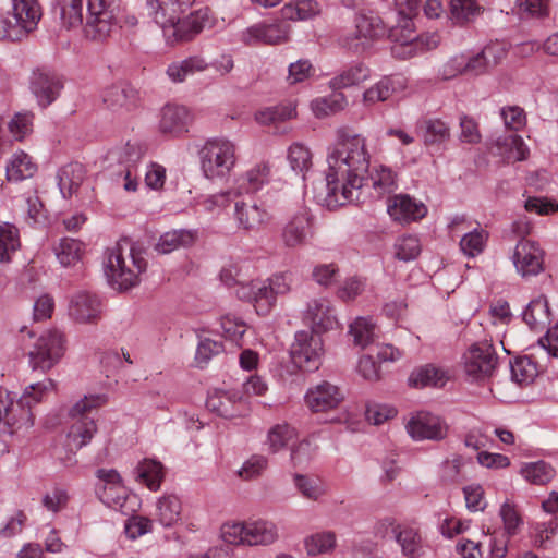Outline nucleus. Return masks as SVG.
I'll use <instances>...</instances> for the list:
<instances>
[{
  "label": "nucleus",
  "instance_id": "1",
  "mask_svg": "<svg viewBox=\"0 0 558 558\" xmlns=\"http://www.w3.org/2000/svg\"><path fill=\"white\" fill-rule=\"evenodd\" d=\"M363 142H336L328 155L326 192L319 202L328 209L364 202V173L369 160Z\"/></svg>",
  "mask_w": 558,
  "mask_h": 558
},
{
  "label": "nucleus",
  "instance_id": "2",
  "mask_svg": "<svg viewBox=\"0 0 558 558\" xmlns=\"http://www.w3.org/2000/svg\"><path fill=\"white\" fill-rule=\"evenodd\" d=\"M104 266L110 284L126 291L140 283V276L146 270L147 262L134 242L122 238L107 248Z\"/></svg>",
  "mask_w": 558,
  "mask_h": 558
},
{
  "label": "nucleus",
  "instance_id": "3",
  "mask_svg": "<svg viewBox=\"0 0 558 558\" xmlns=\"http://www.w3.org/2000/svg\"><path fill=\"white\" fill-rule=\"evenodd\" d=\"M171 9L161 8L157 3L154 8H147L148 15L160 26L168 45L190 41L204 28L211 26L207 9L197 10L183 19L180 15L187 8H173V11Z\"/></svg>",
  "mask_w": 558,
  "mask_h": 558
},
{
  "label": "nucleus",
  "instance_id": "4",
  "mask_svg": "<svg viewBox=\"0 0 558 558\" xmlns=\"http://www.w3.org/2000/svg\"><path fill=\"white\" fill-rule=\"evenodd\" d=\"M54 388L51 379H46L27 387L21 396L16 404L11 393L0 388V422H4L9 427L22 426L29 427L33 425L31 408L33 404L41 400L43 395ZM8 451L5 441L0 439V456Z\"/></svg>",
  "mask_w": 558,
  "mask_h": 558
},
{
  "label": "nucleus",
  "instance_id": "5",
  "mask_svg": "<svg viewBox=\"0 0 558 558\" xmlns=\"http://www.w3.org/2000/svg\"><path fill=\"white\" fill-rule=\"evenodd\" d=\"M289 291V278L286 275H275L267 280L241 283L235 293L239 299L252 303L258 315H267L275 306L277 296Z\"/></svg>",
  "mask_w": 558,
  "mask_h": 558
},
{
  "label": "nucleus",
  "instance_id": "6",
  "mask_svg": "<svg viewBox=\"0 0 558 558\" xmlns=\"http://www.w3.org/2000/svg\"><path fill=\"white\" fill-rule=\"evenodd\" d=\"M107 402V395H90L85 396L71 408L70 415L76 418L68 434V446L71 450L81 449L90 441L97 430V426L95 421L85 414L105 405Z\"/></svg>",
  "mask_w": 558,
  "mask_h": 558
},
{
  "label": "nucleus",
  "instance_id": "7",
  "mask_svg": "<svg viewBox=\"0 0 558 558\" xmlns=\"http://www.w3.org/2000/svg\"><path fill=\"white\" fill-rule=\"evenodd\" d=\"M118 13L117 0H87L85 36L96 41L110 37L118 29Z\"/></svg>",
  "mask_w": 558,
  "mask_h": 558
},
{
  "label": "nucleus",
  "instance_id": "8",
  "mask_svg": "<svg viewBox=\"0 0 558 558\" xmlns=\"http://www.w3.org/2000/svg\"><path fill=\"white\" fill-rule=\"evenodd\" d=\"M385 34L386 26L378 14L372 11H361L354 17V31L343 34L339 38V44L343 48L359 53Z\"/></svg>",
  "mask_w": 558,
  "mask_h": 558
},
{
  "label": "nucleus",
  "instance_id": "9",
  "mask_svg": "<svg viewBox=\"0 0 558 558\" xmlns=\"http://www.w3.org/2000/svg\"><path fill=\"white\" fill-rule=\"evenodd\" d=\"M66 350L65 335L59 329L43 332L28 351L29 366L36 371L48 372L63 357Z\"/></svg>",
  "mask_w": 558,
  "mask_h": 558
},
{
  "label": "nucleus",
  "instance_id": "10",
  "mask_svg": "<svg viewBox=\"0 0 558 558\" xmlns=\"http://www.w3.org/2000/svg\"><path fill=\"white\" fill-rule=\"evenodd\" d=\"M323 354L322 338L311 331H299L290 348L293 364L303 371L313 372L318 368Z\"/></svg>",
  "mask_w": 558,
  "mask_h": 558
},
{
  "label": "nucleus",
  "instance_id": "11",
  "mask_svg": "<svg viewBox=\"0 0 558 558\" xmlns=\"http://www.w3.org/2000/svg\"><path fill=\"white\" fill-rule=\"evenodd\" d=\"M498 364V357L490 343L477 342L470 347L463 355V366L466 376L472 380L489 378Z\"/></svg>",
  "mask_w": 558,
  "mask_h": 558
},
{
  "label": "nucleus",
  "instance_id": "12",
  "mask_svg": "<svg viewBox=\"0 0 558 558\" xmlns=\"http://www.w3.org/2000/svg\"><path fill=\"white\" fill-rule=\"evenodd\" d=\"M201 159L207 178L222 177L234 166V145L231 142H205Z\"/></svg>",
  "mask_w": 558,
  "mask_h": 558
},
{
  "label": "nucleus",
  "instance_id": "13",
  "mask_svg": "<svg viewBox=\"0 0 558 558\" xmlns=\"http://www.w3.org/2000/svg\"><path fill=\"white\" fill-rule=\"evenodd\" d=\"M303 320L313 333H322L338 327L335 307L327 298H315L308 301L303 312Z\"/></svg>",
  "mask_w": 558,
  "mask_h": 558
},
{
  "label": "nucleus",
  "instance_id": "14",
  "mask_svg": "<svg viewBox=\"0 0 558 558\" xmlns=\"http://www.w3.org/2000/svg\"><path fill=\"white\" fill-rule=\"evenodd\" d=\"M407 430L414 440L439 441L447 437L448 425L446 422L432 413L418 412L407 423Z\"/></svg>",
  "mask_w": 558,
  "mask_h": 558
},
{
  "label": "nucleus",
  "instance_id": "15",
  "mask_svg": "<svg viewBox=\"0 0 558 558\" xmlns=\"http://www.w3.org/2000/svg\"><path fill=\"white\" fill-rule=\"evenodd\" d=\"M512 258L522 277L536 276L543 270L544 251L531 240H520L515 245Z\"/></svg>",
  "mask_w": 558,
  "mask_h": 558
},
{
  "label": "nucleus",
  "instance_id": "16",
  "mask_svg": "<svg viewBox=\"0 0 558 558\" xmlns=\"http://www.w3.org/2000/svg\"><path fill=\"white\" fill-rule=\"evenodd\" d=\"M290 25L284 21L259 23L243 31L241 40L250 46L258 43L277 45L288 39Z\"/></svg>",
  "mask_w": 558,
  "mask_h": 558
},
{
  "label": "nucleus",
  "instance_id": "17",
  "mask_svg": "<svg viewBox=\"0 0 558 558\" xmlns=\"http://www.w3.org/2000/svg\"><path fill=\"white\" fill-rule=\"evenodd\" d=\"M207 409L219 416L231 418L242 415L244 411V396L235 389H214L206 400Z\"/></svg>",
  "mask_w": 558,
  "mask_h": 558
},
{
  "label": "nucleus",
  "instance_id": "18",
  "mask_svg": "<svg viewBox=\"0 0 558 558\" xmlns=\"http://www.w3.org/2000/svg\"><path fill=\"white\" fill-rule=\"evenodd\" d=\"M63 88L61 78L53 72L39 69L33 72L31 90L40 107L46 108L52 104Z\"/></svg>",
  "mask_w": 558,
  "mask_h": 558
},
{
  "label": "nucleus",
  "instance_id": "19",
  "mask_svg": "<svg viewBox=\"0 0 558 558\" xmlns=\"http://www.w3.org/2000/svg\"><path fill=\"white\" fill-rule=\"evenodd\" d=\"M69 316L78 324H96L101 316L99 298L86 291L76 292L70 299Z\"/></svg>",
  "mask_w": 558,
  "mask_h": 558
},
{
  "label": "nucleus",
  "instance_id": "20",
  "mask_svg": "<svg viewBox=\"0 0 558 558\" xmlns=\"http://www.w3.org/2000/svg\"><path fill=\"white\" fill-rule=\"evenodd\" d=\"M343 400V391L329 381H323L310 388L305 395V402L314 412L336 409Z\"/></svg>",
  "mask_w": 558,
  "mask_h": 558
},
{
  "label": "nucleus",
  "instance_id": "21",
  "mask_svg": "<svg viewBox=\"0 0 558 558\" xmlns=\"http://www.w3.org/2000/svg\"><path fill=\"white\" fill-rule=\"evenodd\" d=\"M191 116L186 107L178 104H166L160 111L159 128L165 134L175 137L187 132Z\"/></svg>",
  "mask_w": 558,
  "mask_h": 558
},
{
  "label": "nucleus",
  "instance_id": "22",
  "mask_svg": "<svg viewBox=\"0 0 558 558\" xmlns=\"http://www.w3.org/2000/svg\"><path fill=\"white\" fill-rule=\"evenodd\" d=\"M387 211L395 221L408 223L425 217L427 209L423 203L415 202L407 194H399L389 199Z\"/></svg>",
  "mask_w": 558,
  "mask_h": 558
},
{
  "label": "nucleus",
  "instance_id": "23",
  "mask_svg": "<svg viewBox=\"0 0 558 558\" xmlns=\"http://www.w3.org/2000/svg\"><path fill=\"white\" fill-rule=\"evenodd\" d=\"M364 182H367L364 195L368 193L372 197L377 198L392 193L398 186L397 173L384 165L375 166L371 173L364 177Z\"/></svg>",
  "mask_w": 558,
  "mask_h": 558
},
{
  "label": "nucleus",
  "instance_id": "24",
  "mask_svg": "<svg viewBox=\"0 0 558 558\" xmlns=\"http://www.w3.org/2000/svg\"><path fill=\"white\" fill-rule=\"evenodd\" d=\"M102 100L106 106L113 110L133 111L137 107V90L128 84L120 83L105 89Z\"/></svg>",
  "mask_w": 558,
  "mask_h": 558
},
{
  "label": "nucleus",
  "instance_id": "25",
  "mask_svg": "<svg viewBox=\"0 0 558 558\" xmlns=\"http://www.w3.org/2000/svg\"><path fill=\"white\" fill-rule=\"evenodd\" d=\"M311 217L307 211L295 214L282 230V241L288 247H299L305 244L311 233Z\"/></svg>",
  "mask_w": 558,
  "mask_h": 558
},
{
  "label": "nucleus",
  "instance_id": "26",
  "mask_svg": "<svg viewBox=\"0 0 558 558\" xmlns=\"http://www.w3.org/2000/svg\"><path fill=\"white\" fill-rule=\"evenodd\" d=\"M246 546H269L278 537L277 525L267 520L246 521Z\"/></svg>",
  "mask_w": 558,
  "mask_h": 558
},
{
  "label": "nucleus",
  "instance_id": "27",
  "mask_svg": "<svg viewBox=\"0 0 558 558\" xmlns=\"http://www.w3.org/2000/svg\"><path fill=\"white\" fill-rule=\"evenodd\" d=\"M296 117V102L284 100L276 106L264 107L254 114L255 121L260 125H277Z\"/></svg>",
  "mask_w": 558,
  "mask_h": 558
},
{
  "label": "nucleus",
  "instance_id": "28",
  "mask_svg": "<svg viewBox=\"0 0 558 558\" xmlns=\"http://www.w3.org/2000/svg\"><path fill=\"white\" fill-rule=\"evenodd\" d=\"M235 218L245 230H257L269 220L267 210L255 202H241L235 205Z\"/></svg>",
  "mask_w": 558,
  "mask_h": 558
},
{
  "label": "nucleus",
  "instance_id": "29",
  "mask_svg": "<svg viewBox=\"0 0 558 558\" xmlns=\"http://www.w3.org/2000/svg\"><path fill=\"white\" fill-rule=\"evenodd\" d=\"M208 63L199 56H191L183 60L171 62L166 70L168 78L172 83H183L189 76L204 72Z\"/></svg>",
  "mask_w": 558,
  "mask_h": 558
},
{
  "label": "nucleus",
  "instance_id": "30",
  "mask_svg": "<svg viewBox=\"0 0 558 558\" xmlns=\"http://www.w3.org/2000/svg\"><path fill=\"white\" fill-rule=\"evenodd\" d=\"M371 77V70L362 62H355L341 70L329 81L332 90H340L359 85Z\"/></svg>",
  "mask_w": 558,
  "mask_h": 558
},
{
  "label": "nucleus",
  "instance_id": "31",
  "mask_svg": "<svg viewBox=\"0 0 558 558\" xmlns=\"http://www.w3.org/2000/svg\"><path fill=\"white\" fill-rule=\"evenodd\" d=\"M85 179V168L80 162H71L58 172V185L64 198L71 197Z\"/></svg>",
  "mask_w": 558,
  "mask_h": 558
},
{
  "label": "nucleus",
  "instance_id": "32",
  "mask_svg": "<svg viewBox=\"0 0 558 558\" xmlns=\"http://www.w3.org/2000/svg\"><path fill=\"white\" fill-rule=\"evenodd\" d=\"M393 538L405 557L416 558L420 556L423 542L417 529L401 524L399 527H393Z\"/></svg>",
  "mask_w": 558,
  "mask_h": 558
},
{
  "label": "nucleus",
  "instance_id": "33",
  "mask_svg": "<svg viewBox=\"0 0 558 558\" xmlns=\"http://www.w3.org/2000/svg\"><path fill=\"white\" fill-rule=\"evenodd\" d=\"M347 106L348 99L345 95L338 90H335V93L328 96L317 97L310 104L313 114L318 119L341 112Z\"/></svg>",
  "mask_w": 558,
  "mask_h": 558
},
{
  "label": "nucleus",
  "instance_id": "34",
  "mask_svg": "<svg viewBox=\"0 0 558 558\" xmlns=\"http://www.w3.org/2000/svg\"><path fill=\"white\" fill-rule=\"evenodd\" d=\"M181 501L175 495H166L158 499L155 519L163 526H172L180 520Z\"/></svg>",
  "mask_w": 558,
  "mask_h": 558
},
{
  "label": "nucleus",
  "instance_id": "35",
  "mask_svg": "<svg viewBox=\"0 0 558 558\" xmlns=\"http://www.w3.org/2000/svg\"><path fill=\"white\" fill-rule=\"evenodd\" d=\"M12 14L33 32L41 19V9L37 0H12Z\"/></svg>",
  "mask_w": 558,
  "mask_h": 558
},
{
  "label": "nucleus",
  "instance_id": "36",
  "mask_svg": "<svg viewBox=\"0 0 558 558\" xmlns=\"http://www.w3.org/2000/svg\"><path fill=\"white\" fill-rule=\"evenodd\" d=\"M337 546V535L333 531H320L304 539V548L308 556L331 554Z\"/></svg>",
  "mask_w": 558,
  "mask_h": 558
},
{
  "label": "nucleus",
  "instance_id": "37",
  "mask_svg": "<svg viewBox=\"0 0 558 558\" xmlns=\"http://www.w3.org/2000/svg\"><path fill=\"white\" fill-rule=\"evenodd\" d=\"M195 235L193 232L187 230H172L163 233L157 244L155 245V250L159 254H169L180 247H186L194 243Z\"/></svg>",
  "mask_w": 558,
  "mask_h": 558
},
{
  "label": "nucleus",
  "instance_id": "38",
  "mask_svg": "<svg viewBox=\"0 0 558 558\" xmlns=\"http://www.w3.org/2000/svg\"><path fill=\"white\" fill-rule=\"evenodd\" d=\"M524 322L532 329H542L549 324L548 301L541 295L532 300L523 312Z\"/></svg>",
  "mask_w": 558,
  "mask_h": 558
},
{
  "label": "nucleus",
  "instance_id": "39",
  "mask_svg": "<svg viewBox=\"0 0 558 558\" xmlns=\"http://www.w3.org/2000/svg\"><path fill=\"white\" fill-rule=\"evenodd\" d=\"M379 329L369 318L357 317L349 328L356 347L365 349L378 338Z\"/></svg>",
  "mask_w": 558,
  "mask_h": 558
},
{
  "label": "nucleus",
  "instance_id": "40",
  "mask_svg": "<svg viewBox=\"0 0 558 558\" xmlns=\"http://www.w3.org/2000/svg\"><path fill=\"white\" fill-rule=\"evenodd\" d=\"M522 477L534 485H546L556 475L554 468L545 461L523 463L520 468Z\"/></svg>",
  "mask_w": 558,
  "mask_h": 558
},
{
  "label": "nucleus",
  "instance_id": "41",
  "mask_svg": "<svg viewBox=\"0 0 558 558\" xmlns=\"http://www.w3.org/2000/svg\"><path fill=\"white\" fill-rule=\"evenodd\" d=\"M96 493L98 498L108 507L119 510L123 513L129 511L126 508L129 500L128 493L122 483L116 484L113 486H97Z\"/></svg>",
  "mask_w": 558,
  "mask_h": 558
},
{
  "label": "nucleus",
  "instance_id": "42",
  "mask_svg": "<svg viewBox=\"0 0 558 558\" xmlns=\"http://www.w3.org/2000/svg\"><path fill=\"white\" fill-rule=\"evenodd\" d=\"M136 480L150 490H157L163 478V466L160 462L145 459L136 468Z\"/></svg>",
  "mask_w": 558,
  "mask_h": 558
},
{
  "label": "nucleus",
  "instance_id": "43",
  "mask_svg": "<svg viewBox=\"0 0 558 558\" xmlns=\"http://www.w3.org/2000/svg\"><path fill=\"white\" fill-rule=\"evenodd\" d=\"M36 171L37 166L32 158L26 153L19 151L7 167V177L9 181H21L33 177Z\"/></svg>",
  "mask_w": 558,
  "mask_h": 558
},
{
  "label": "nucleus",
  "instance_id": "44",
  "mask_svg": "<svg viewBox=\"0 0 558 558\" xmlns=\"http://www.w3.org/2000/svg\"><path fill=\"white\" fill-rule=\"evenodd\" d=\"M296 438L298 433L294 427L287 423L277 424L267 434L268 449L271 453H277Z\"/></svg>",
  "mask_w": 558,
  "mask_h": 558
},
{
  "label": "nucleus",
  "instance_id": "45",
  "mask_svg": "<svg viewBox=\"0 0 558 558\" xmlns=\"http://www.w3.org/2000/svg\"><path fill=\"white\" fill-rule=\"evenodd\" d=\"M445 381V372L432 365H426L412 372L409 377L410 385L416 388L426 386H444Z\"/></svg>",
  "mask_w": 558,
  "mask_h": 558
},
{
  "label": "nucleus",
  "instance_id": "46",
  "mask_svg": "<svg viewBox=\"0 0 558 558\" xmlns=\"http://www.w3.org/2000/svg\"><path fill=\"white\" fill-rule=\"evenodd\" d=\"M322 12V7L316 0H298L294 4L286 5L283 16L290 20H310Z\"/></svg>",
  "mask_w": 558,
  "mask_h": 558
},
{
  "label": "nucleus",
  "instance_id": "47",
  "mask_svg": "<svg viewBox=\"0 0 558 558\" xmlns=\"http://www.w3.org/2000/svg\"><path fill=\"white\" fill-rule=\"evenodd\" d=\"M31 32L21 21L14 19L12 13L0 15V40H21Z\"/></svg>",
  "mask_w": 558,
  "mask_h": 558
},
{
  "label": "nucleus",
  "instance_id": "48",
  "mask_svg": "<svg viewBox=\"0 0 558 558\" xmlns=\"http://www.w3.org/2000/svg\"><path fill=\"white\" fill-rule=\"evenodd\" d=\"M416 135L445 140L450 136L448 124L438 118H423L416 123Z\"/></svg>",
  "mask_w": 558,
  "mask_h": 558
},
{
  "label": "nucleus",
  "instance_id": "49",
  "mask_svg": "<svg viewBox=\"0 0 558 558\" xmlns=\"http://www.w3.org/2000/svg\"><path fill=\"white\" fill-rule=\"evenodd\" d=\"M19 247L20 238L16 227L8 222L0 225V262H9L10 254Z\"/></svg>",
  "mask_w": 558,
  "mask_h": 558
},
{
  "label": "nucleus",
  "instance_id": "50",
  "mask_svg": "<svg viewBox=\"0 0 558 558\" xmlns=\"http://www.w3.org/2000/svg\"><path fill=\"white\" fill-rule=\"evenodd\" d=\"M294 484L301 495L313 501H317L326 493L323 482L317 477L295 474Z\"/></svg>",
  "mask_w": 558,
  "mask_h": 558
},
{
  "label": "nucleus",
  "instance_id": "51",
  "mask_svg": "<svg viewBox=\"0 0 558 558\" xmlns=\"http://www.w3.org/2000/svg\"><path fill=\"white\" fill-rule=\"evenodd\" d=\"M512 379L520 385H529L538 375L536 364L527 356L517 359L511 364Z\"/></svg>",
  "mask_w": 558,
  "mask_h": 558
},
{
  "label": "nucleus",
  "instance_id": "52",
  "mask_svg": "<svg viewBox=\"0 0 558 558\" xmlns=\"http://www.w3.org/2000/svg\"><path fill=\"white\" fill-rule=\"evenodd\" d=\"M464 459L462 456L453 454L446 459L439 466V477L446 484L459 483L463 480Z\"/></svg>",
  "mask_w": 558,
  "mask_h": 558
},
{
  "label": "nucleus",
  "instance_id": "53",
  "mask_svg": "<svg viewBox=\"0 0 558 558\" xmlns=\"http://www.w3.org/2000/svg\"><path fill=\"white\" fill-rule=\"evenodd\" d=\"M487 238L488 233L484 229H474L462 236L460 248L466 256L474 257L483 252Z\"/></svg>",
  "mask_w": 558,
  "mask_h": 558
},
{
  "label": "nucleus",
  "instance_id": "54",
  "mask_svg": "<svg viewBox=\"0 0 558 558\" xmlns=\"http://www.w3.org/2000/svg\"><path fill=\"white\" fill-rule=\"evenodd\" d=\"M451 19L456 23H466L472 21L481 12V7L475 0H451Z\"/></svg>",
  "mask_w": 558,
  "mask_h": 558
},
{
  "label": "nucleus",
  "instance_id": "55",
  "mask_svg": "<svg viewBox=\"0 0 558 558\" xmlns=\"http://www.w3.org/2000/svg\"><path fill=\"white\" fill-rule=\"evenodd\" d=\"M312 151L302 142L293 143L288 153V159L293 170L304 172L312 166Z\"/></svg>",
  "mask_w": 558,
  "mask_h": 558
},
{
  "label": "nucleus",
  "instance_id": "56",
  "mask_svg": "<svg viewBox=\"0 0 558 558\" xmlns=\"http://www.w3.org/2000/svg\"><path fill=\"white\" fill-rule=\"evenodd\" d=\"M61 20L68 29L82 26L83 0H64L61 5Z\"/></svg>",
  "mask_w": 558,
  "mask_h": 558
},
{
  "label": "nucleus",
  "instance_id": "57",
  "mask_svg": "<svg viewBox=\"0 0 558 558\" xmlns=\"http://www.w3.org/2000/svg\"><path fill=\"white\" fill-rule=\"evenodd\" d=\"M56 255L61 265H74L81 257V243L73 239H62L56 247Z\"/></svg>",
  "mask_w": 558,
  "mask_h": 558
},
{
  "label": "nucleus",
  "instance_id": "58",
  "mask_svg": "<svg viewBox=\"0 0 558 558\" xmlns=\"http://www.w3.org/2000/svg\"><path fill=\"white\" fill-rule=\"evenodd\" d=\"M33 121L32 112H17L8 122V129L15 140H24L33 132Z\"/></svg>",
  "mask_w": 558,
  "mask_h": 558
},
{
  "label": "nucleus",
  "instance_id": "59",
  "mask_svg": "<svg viewBox=\"0 0 558 558\" xmlns=\"http://www.w3.org/2000/svg\"><path fill=\"white\" fill-rule=\"evenodd\" d=\"M220 537L230 545H246V521L227 522L220 527Z\"/></svg>",
  "mask_w": 558,
  "mask_h": 558
},
{
  "label": "nucleus",
  "instance_id": "60",
  "mask_svg": "<svg viewBox=\"0 0 558 558\" xmlns=\"http://www.w3.org/2000/svg\"><path fill=\"white\" fill-rule=\"evenodd\" d=\"M420 252V241L413 235L402 236L398 239L395 244V256L402 262H409L416 258Z\"/></svg>",
  "mask_w": 558,
  "mask_h": 558
},
{
  "label": "nucleus",
  "instance_id": "61",
  "mask_svg": "<svg viewBox=\"0 0 558 558\" xmlns=\"http://www.w3.org/2000/svg\"><path fill=\"white\" fill-rule=\"evenodd\" d=\"M495 148L507 162L524 160L529 154L524 142H495Z\"/></svg>",
  "mask_w": 558,
  "mask_h": 558
},
{
  "label": "nucleus",
  "instance_id": "62",
  "mask_svg": "<svg viewBox=\"0 0 558 558\" xmlns=\"http://www.w3.org/2000/svg\"><path fill=\"white\" fill-rule=\"evenodd\" d=\"M499 514L504 523V534H506L508 537L515 535L522 524V519L515 508V505L510 501L504 502Z\"/></svg>",
  "mask_w": 558,
  "mask_h": 558
},
{
  "label": "nucleus",
  "instance_id": "63",
  "mask_svg": "<svg viewBox=\"0 0 558 558\" xmlns=\"http://www.w3.org/2000/svg\"><path fill=\"white\" fill-rule=\"evenodd\" d=\"M220 326L225 338L238 342L246 331V324L239 317L227 314L220 318Z\"/></svg>",
  "mask_w": 558,
  "mask_h": 558
},
{
  "label": "nucleus",
  "instance_id": "64",
  "mask_svg": "<svg viewBox=\"0 0 558 558\" xmlns=\"http://www.w3.org/2000/svg\"><path fill=\"white\" fill-rule=\"evenodd\" d=\"M500 117L504 121V125L510 131H520L526 124V114L524 110L519 106H508L500 110Z\"/></svg>",
  "mask_w": 558,
  "mask_h": 558
}]
</instances>
